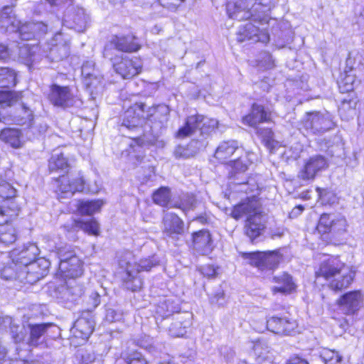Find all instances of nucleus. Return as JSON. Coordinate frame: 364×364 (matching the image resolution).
<instances>
[{
	"instance_id": "nucleus-1",
	"label": "nucleus",
	"mask_w": 364,
	"mask_h": 364,
	"mask_svg": "<svg viewBox=\"0 0 364 364\" xmlns=\"http://www.w3.org/2000/svg\"><path fill=\"white\" fill-rule=\"evenodd\" d=\"M273 6L272 0H229L227 13L237 21L251 19L255 23H267V12Z\"/></svg>"
},
{
	"instance_id": "nucleus-2",
	"label": "nucleus",
	"mask_w": 364,
	"mask_h": 364,
	"mask_svg": "<svg viewBox=\"0 0 364 364\" xmlns=\"http://www.w3.org/2000/svg\"><path fill=\"white\" fill-rule=\"evenodd\" d=\"M245 215L247 218L244 228L245 233L253 241L264 231L267 223L266 215L261 211L257 200L248 199L235 205L231 212V216L236 220Z\"/></svg>"
},
{
	"instance_id": "nucleus-3",
	"label": "nucleus",
	"mask_w": 364,
	"mask_h": 364,
	"mask_svg": "<svg viewBox=\"0 0 364 364\" xmlns=\"http://www.w3.org/2000/svg\"><path fill=\"white\" fill-rule=\"evenodd\" d=\"M159 262L154 255L141 259L139 262H136L132 252L123 253L119 257V266L124 272L122 281L125 288L132 291L139 290L143 282L139 273L141 271H149L153 267L158 265Z\"/></svg>"
},
{
	"instance_id": "nucleus-4",
	"label": "nucleus",
	"mask_w": 364,
	"mask_h": 364,
	"mask_svg": "<svg viewBox=\"0 0 364 364\" xmlns=\"http://www.w3.org/2000/svg\"><path fill=\"white\" fill-rule=\"evenodd\" d=\"M316 277H323L331 289L338 291L349 287L354 274L337 258L329 257L321 262Z\"/></svg>"
},
{
	"instance_id": "nucleus-5",
	"label": "nucleus",
	"mask_w": 364,
	"mask_h": 364,
	"mask_svg": "<svg viewBox=\"0 0 364 364\" xmlns=\"http://www.w3.org/2000/svg\"><path fill=\"white\" fill-rule=\"evenodd\" d=\"M23 96L21 92H9L0 94V106L2 107L4 104L10 107L9 114L0 111V122L4 124L14 123L19 125L31 124L33 120V112L23 103L18 104L17 107H11L21 100Z\"/></svg>"
},
{
	"instance_id": "nucleus-6",
	"label": "nucleus",
	"mask_w": 364,
	"mask_h": 364,
	"mask_svg": "<svg viewBox=\"0 0 364 364\" xmlns=\"http://www.w3.org/2000/svg\"><path fill=\"white\" fill-rule=\"evenodd\" d=\"M19 208L13 200L0 201V251L14 244L17 240L16 229L9 223L18 215Z\"/></svg>"
},
{
	"instance_id": "nucleus-7",
	"label": "nucleus",
	"mask_w": 364,
	"mask_h": 364,
	"mask_svg": "<svg viewBox=\"0 0 364 364\" xmlns=\"http://www.w3.org/2000/svg\"><path fill=\"white\" fill-rule=\"evenodd\" d=\"M215 128H219L215 119H209L203 115H192L187 118L186 124L177 132V136L184 138L191 136L198 129L201 135H208Z\"/></svg>"
},
{
	"instance_id": "nucleus-8",
	"label": "nucleus",
	"mask_w": 364,
	"mask_h": 364,
	"mask_svg": "<svg viewBox=\"0 0 364 364\" xmlns=\"http://www.w3.org/2000/svg\"><path fill=\"white\" fill-rule=\"evenodd\" d=\"M243 259L260 271L272 270L277 267L282 259L279 251L252 252L242 254Z\"/></svg>"
},
{
	"instance_id": "nucleus-9",
	"label": "nucleus",
	"mask_w": 364,
	"mask_h": 364,
	"mask_svg": "<svg viewBox=\"0 0 364 364\" xmlns=\"http://www.w3.org/2000/svg\"><path fill=\"white\" fill-rule=\"evenodd\" d=\"M50 265V261L45 257L30 261L21 266V271L18 274L19 281L31 284L36 283L46 275Z\"/></svg>"
},
{
	"instance_id": "nucleus-10",
	"label": "nucleus",
	"mask_w": 364,
	"mask_h": 364,
	"mask_svg": "<svg viewBox=\"0 0 364 364\" xmlns=\"http://www.w3.org/2000/svg\"><path fill=\"white\" fill-rule=\"evenodd\" d=\"M251 162L247 159L240 157L235 161H231L229 163L230 170L229 171L230 178L232 180L236 186H241L239 191L250 193L257 188V185L250 182V178L245 174L249 165Z\"/></svg>"
},
{
	"instance_id": "nucleus-11",
	"label": "nucleus",
	"mask_w": 364,
	"mask_h": 364,
	"mask_svg": "<svg viewBox=\"0 0 364 364\" xmlns=\"http://www.w3.org/2000/svg\"><path fill=\"white\" fill-rule=\"evenodd\" d=\"M139 48L133 36H114L105 46L103 55L109 60L119 57L118 52H133Z\"/></svg>"
},
{
	"instance_id": "nucleus-12",
	"label": "nucleus",
	"mask_w": 364,
	"mask_h": 364,
	"mask_svg": "<svg viewBox=\"0 0 364 364\" xmlns=\"http://www.w3.org/2000/svg\"><path fill=\"white\" fill-rule=\"evenodd\" d=\"M48 99L54 106L63 109L70 108L81 104L80 100L74 95L68 86H60L56 84L50 87Z\"/></svg>"
},
{
	"instance_id": "nucleus-13",
	"label": "nucleus",
	"mask_w": 364,
	"mask_h": 364,
	"mask_svg": "<svg viewBox=\"0 0 364 364\" xmlns=\"http://www.w3.org/2000/svg\"><path fill=\"white\" fill-rule=\"evenodd\" d=\"M64 250L59 252V268L58 274L63 278H77L82 274V262L74 252L63 253Z\"/></svg>"
},
{
	"instance_id": "nucleus-14",
	"label": "nucleus",
	"mask_w": 364,
	"mask_h": 364,
	"mask_svg": "<svg viewBox=\"0 0 364 364\" xmlns=\"http://www.w3.org/2000/svg\"><path fill=\"white\" fill-rule=\"evenodd\" d=\"M112 61L116 73L124 79L132 78L142 70V62L138 58H129L127 55H122Z\"/></svg>"
},
{
	"instance_id": "nucleus-15",
	"label": "nucleus",
	"mask_w": 364,
	"mask_h": 364,
	"mask_svg": "<svg viewBox=\"0 0 364 364\" xmlns=\"http://www.w3.org/2000/svg\"><path fill=\"white\" fill-rule=\"evenodd\" d=\"M53 23H46L43 21H31L26 22L21 25L18 28V36L23 41H29L45 35L48 30H52L55 26L60 24V20L58 17H55Z\"/></svg>"
},
{
	"instance_id": "nucleus-16",
	"label": "nucleus",
	"mask_w": 364,
	"mask_h": 364,
	"mask_svg": "<svg viewBox=\"0 0 364 364\" xmlns=\"http://www.w3.org/2000/svg\"><path fill=\"white\" fill-rule=\"evenodd\" d=\"M304 128L314 134H322L334 127L329 112H315L308 113L304 123Z\"/></svg>"
},
{
	"instance_id": "nucleus-17",
	"label": "nucleus",
	"mask_w": 364,
	"mask_h": 364,
	"mask_svg": "<svg viewBox=\"0 0 364 364\" xmlns=\"http://www.w3.org/2000/svg\"><path fill=\"white\" fill-rule=\"evenodd\" d=\"M328 166V160L322 155H314L309 158L298 173L299 178L304 181L314 180Z\"/></svg>"
},
{
	"instance_id": "nucleus-18",
	"label": "nucleus",
	"mask_w": 364,
	"mask_h": 364,
	"mask_svg": "<svg viewBox=\"0 0 364 364\" xmlns=\"http://www.w3.org/2000/svg\"><path fill=\"white\" fill-rule=\"evenodd\" d=\"M89 16L82 7H70L64 15L63 23L77 32H83L87 26Z\"/></svg>"
},
{
	"instance_id": "nucleus-19",
	"label": "nucleus",
	"mask_w": 364,
	"mask_h": 364,
	"mask_svg": "<svg viewBox=\"0 0 364 364\" xmlns=\"http://www.w3.org/2000/svg\"><path fill=\"white\" fill-rule=\"evenodd\" d=\"M57 192L60 198H68L75 192H81L84 189L85 182L82 176H60L57 181Z\"/></svg>"
},
{
	"instance_id": "nucleus-20",
	"label": "nucleus",
	"mask_w": 364,
	"mask_h": 364,
	"mask_svg": "<svg viewBox=\"0 0 364 364\" xmlns=\"http://www.w3.org/2000/svg\"><path fill=\"white\" fill-rule=\"evenodd\" d=\"M145 107L146 105L144 104H135L125 111L120 127L122 132H124L125 129L134 130L138 129L142 120L145 118L144 115Z\"/></svg>"
},
{
	"instance_id": "nucleus-21",
	"label": "nucleus",
	"mask_w": 364,
	"mask_h": 364,
	"mask_svg": "<svg viewBox=\"0 0 364 364\" xmlns=\"http://www.w3.org/2000/svg\"><path fill=\"white\" fill-rule=\"evenodd\" d=\"M237 35V41L241 43L247 41H250L252 43H267L269 39L268 33L263 30H260L257 26L253 24L252 21L242 26L239 28Z\"/></svg>"
},
{
	"instance_id": "nucleus-22",
	"label": "nucleus",
	"mask_w": 364,
	"mask_h": 364,
	"mask_svg": "<svg viewBox=\"0 0 364 364\" xmlns=\"http://www.w3.org/2000/svg\"><path fill=\"white\" fill-rule=\"evenodd\" d=\"M162 225L163 232L171 237H175L184 232L183 221L173 213H164Z\"/></svg>"
},
{
	"instance_id": "nucleus-23",
	"label": "nucleus",
	"mask_w": 364,
	"mask_h": 364,
	"mask_svg": "<svg viewBox=\"0 0 364 364\" xmlns=\"http://www.w3.org/2000/svg\"><path fill=\"white\" fill-rule=\"evenodd\" d=\"M362 303L363 296L360 291L348 292L338 300L340 309L345 314H355L360 309Z\"/></svg>"
},
{
	"instance_id": "nucleus-24",
	"label": "nucleus",
	"mask_w": 364,
	"mask_h": 364,
	"mask_svg": "<svg viewBox=\"0 0 364 364\" xmlns=\"http://www.w3.org/2000/svg\"><path fill=\"white\" fill-rule=\"evenodd\" d=\"M297 323L294 320L272 316L267 320V329L277 334L289 335L294 331Z\"/></svg>"
},
{
	"instance_id": "nucleus-25",
	"label": "nucleus",
	"mask_w": 364,
	"mask_h": 364,
	"mask_svg": "<svg viewBox=\"0 0 364 364\" xmlns=\"http://www.w3.org/2000/svg\"><path fill=\"white\" fill-rule=\"evenodd\" d=\"M40 253L39 248L34 243H29L20 249H14L11 252V258L13 262L21 266L28 264L30 261L36 259Z\"/></svg>"
},
{
	"instance_id": "nucleus-26",
	"label": "nucleus",
	"mask_w": 364,
	"mask_h": 364,
	"mask_svg": "<svg viewBox=\"0 0 364 364\" xmlns=\"http://www.w3.org/2000/svg\"><path fill=\"white\" fill-rule=\"evenodd\" d=\"M82 75L83 82L87 88L94 92L102 83V77L100 71L95 68V63L91 60L86 61L82 66Z\"/></svg>"
},
{
	"instance_id": "nucleus-27",
	"label": "nucleus",
	"mask_w": 364,
	"mask_h": 364,
	"mask_svg": "<svg viewBox=\"0 0 364 364\" xmlns=\"http://www.w3.org/2000/svg\"><path fill=\"white\" fill-rule=\"evenodd\" d=\"M193 246L194 250L201 255H207L213 250V241L209 231L201 230L193 233Z\"/></svg>"
},
{
	"instance_id": "nucleus-28",
	"label": "nucleus",
	"mask_w": 364,
	"mask_h": 364,
	"mask_svg": "<svg viewBox=\"0 0 364 364\" xmlns=\"http://www.w3.org/2000/svg\"><path fill=\"white\" fill-rule=\"evenodd\" d=\"M271 119V113L264 109L262 105L254 104L251 112L243 117V122L249 126L256 127L262 122H267Z\"/></svg>"
},
{
	"instance_id": "nucleus-29",
	"label": "nucleus",
	"mask_w": 364,
	"mask_h": 364,
	"mask_svg": "<svg viewBox=\"0 0 364 364\" xmlns=\"http://www.w3.org/2000/svg\"><path fill=\"white\" fill-rule=\"evenodd\" d=\"M273 282L277 284L276 286L272 288L274 294L277 293L288 294L296 289V284L291 276L286 272L274 276L273 277Z\"/></svg>"
},
{
	"instance_id": "nucleus-30",
	"label": "nucleus",
	"mask_w": 364,
	"mask_h": 364,
	"mask_svg": "<svg viewBox=\"0 0 364 364\" xmlns=\"http://www.w3.org/2000/svg\"><path fill=\"white\" fill-rule=\"evenodd\" d=\"M0 26L5 31L18 32L20 22L16 19L11 6H5L0 11Z\"/></svg>"
},
{
	"instance_id": "nucleus-31",
	"label": "nucleus",
	"mask_w": 364,
	"mask_h": 364,
	"mask_svg": "<svg viewBox=\"0 0 364 364\" xmlns=\"http://www.w3.org/2000/svg\"><path fill=\"white\" fill-rule=\"evenodd\" d=\"M94 330L93 321L87 317H80L71 328V333L76 338L87 340Z\"/></svg>"
},
{
	"instance_id": "nucleus-32",
	"label": "nucleus",
	"mask_w": 364,
	"mask_h": 364,
	"mask_svg": "<svg viewBox=\"0 0 364 364\" xmlns=\"http://www.w3.org/2000/svg\"><path fill=\"white\" fill-rule=\"evenodd\" d=\"M239 149L238 142L235 140H227L220 143L215 152V157L222 163L232 156Z\"/></svg>"
},
{
	"instance_id": "nucleus-33",
	"label": "nucleus",
	"mask_w": 364,
	"mask_h": 364,
	"mask_svg": "<svg viewBox=\"0 0 364 364\" xmlns=\"http://www.w3.org/2000/svg\"><path fill=\"white\" fill-rule=\"evenodd\" d=\"M18 49V59L27 65H31L36 60V54L39 51L38 46L25 43H19Z\"/></svg>"
},
{
	"instance_id": "nucleus-34",
	"label": "nucleus",
	"mask_w": 364,
	"mask_h": 364,
	"mask_svg": "<svg viewBox=\"0 0 364 364\" xmlns=\"http://www.w3.org/2000/svg\"><path fill=\"white\" fill-rule=\"evenodd\" d=\"M28 327L30 329L29 344L33 346H38L41 342V338L42 336L45 335L48 336L50 328L58 330L55 326L51 323L29 324Z\"/></svg>"
},
{
	"instance_id": "nucleus-35",
	"label": "nucleus",
	"mask_w": 364,
	"mask_h": 364,
	"mask_svg": "<svg viewBox=\"0 0 364 364\" xmlns=\"http://www.w3.org/2000/svg\"><path fill=\"white\" fill-rule=\"evenodd\" d=\"M190 317L188 314L177 315L174 321L168 328L169 334L173 337H181L186 333V328L190 325Z\"/></svg>"
},
{
	"instance_id": "nucleus-36",
	"label": "nucleus",
	"mask_w": 364,
	"mask_h": 364,
	"mask_svg": "<svg viewBox=\"0 0 364 364\" xmlns=\"http://www.w3.org/2000/svg\"><path fill=\"white\" fill-rule=\"evenodd\" d=\"M178 306L173 300L166 299L163 301H160L156 308V319L160 317L161 320L169 317L173 313L178 311Z\"/></svg>"
},
{
	"instance_id": "nucleus-37",
	"label": "nucleus",
	"mask_w": 364,
	"mask_h": 364,
	"mask_svg": "<svg viewBox=\"0 0 364 364\" xmlns=\"http://www.w3.org/2000/svg\"><path fill=\"white\" fill-rule=\"evenodd\" d=\"M17 72L13 68L0 67V87L11 88L17 84Z\"/></svg>"
},
{
	"instance_id": "nucleus-38",
	"label": "nucleus",
	"mask_w": 364,
	"mask_h": 364,
	"mask_svg": "<svg viewBox=\"0 0 364 364\" xmlns=\"http://www.w3.org/2000/svg\"><path fill=\"white\" fill-rule=\"evenodd\" d=\"M21 132L18 129L6 128L0 132V139L12 147L18 148L21 146Z\"/></svg>"
},
{
	"instance_id": "nucleus-39",
	"label": "nucleus",
	"mask_w": 364,
	"mask_h": 364,
	"mask_svg": "<svg viewBox=\"0 0 364 364\" xmlns=\"http://www.w3.org/2000/svg\"><path fill=\"white\" fill-rule=\"evenodd\" d=\"M71 229L73 231H77L79 230H82L85 232L92 235H98L99 232V224L98 223L94 220L91 219L88 221L83 222L80 220H74L71 225Z\"/></svg>"
},
{
	"instance_id": "nucleus-40",
	"label": "nucleus",
	"mask_w": 364,
	"mask_h": 364,
	"mask_svg": "<svg viewBox=\"0 0 364 364\" xmlns=\"http://www.w3.org/2000/svg\"><path fill=\"white\" fill-rule=\"evenodd\" d=\"M103 205L101 200H82L78 203L77 209L82 215H92L99 211Z\"/></svg>"
},
{
	"instance_id": "nucleus-41",
	"label": "nucleus",
	"mask_w": 364,
	"mask_h": 364,
	"mask_svg": "<svg viewBox=\"0 0 364 364\" xmlns=\"http://www.w3.org/2000/svg\"><path fill=\"white\" fill-rule=\"evenodd\" d=\"M48 166L50 171L64 170L68 167V160L62 153H56L49 160Z\"/></svg>"
},
{
	"instance_id": "nucleus-42",
	"label": "nucleus",
	"mask_w": 364,
	"mask_h": 364,
	"mask_svg": "<svg viewBox=\"0 0 364 364\" xmlns=\"http://www.w3.org/2000/svg\"><path fill=\"white\" fill-rule=\"evenodd\" d=\"M13 266H6L1 271L0 275L3 279L7 281L13 279L19 280L18 274L21 271V266L18 264H16V262H13Z\"/></svg>"
},
{
	"instance_id": "nucleus-43",
	"label": "nucleus",
	"mask_w": 364,
	"mask_h": 364,
	"mask_svg": "<svg viewBox=\"0 0 364 364\" xmlns=\"http://www.w3.org/2000/svg\"><path fill=\"white\" fill-rule=\"evenodd\" d=\"M171 199L170 191L168 188L162 187L153 194V200L155 203L166 206Z\"/></svg>"
},
{
	"instance_id": "nucleus-44",
	"label": "nucleus",
	"mask_w": 364,
	"mask_h": 364,
	"mask_svg": "<svg viewBox=\"0 0 364 364\" xmlns=\"http://www.w3.org/2000/svg\"><path fill=\"white\" fill-rule=\"evenodd\" d=\"M320 357L325 364H341V356L338 352L329 349H323L320 353Z\"/></svg>"
},
{
	"instance_id": "nucleus-45",
	"label": "nucleus",
	"mask_w": 364,
	"mask_h": 364,
	"mask_svg": "<svg viewBox=\"0 0 364 364\" xmlns=\"http://www.w3.org/2000/svg\"><path fill=\"white\" fill-rule=\"evenodd\" d=\"M119 364H146V360L138 352L132 353L118 360Z\"/></svg>"
},
{
	"instance_id": "nucleus-46",
	"label": "nucleus",
	"mask_w": 364,
	"mask_h": 364,
	"mask_svg": "<svg viewBox=\"0 0 364 364\" xmlns=\"http://www.w3.org/2000/svg\"><path fill=\"white\" fill-rule=\"evenodd\" d=\"M16 190L7 181L0 178V197L10 199L16 196Z\"/></svg>"
},
{
	"instance_id": "nucleus-47",
	"label": "nucleus",
	"mask_w": 364,
	"mask_h": 364,
	"mask_svg": "<svg viewBox=\"0 0 364 364\" xmlns=\"http://www.w3.org/2000/svg\"><path fill=\"white\" fill-rule=\"evenodd\" d=\"M333 218H331L328 214H323L321 215L319 222L318 224V230L320 232H328L332 231V224Z\"/></svg>"
},
{
	"instance_id": "nucleus-48",
	"label": "nucleus",
	"mask_w": 364,
	"mask_h": 364,
	"mask_svg": "<svg viewBox=\"0 0 364 364\" xmlns=\"http://www.w3.org/2000/svg\"><path fill=\"white\" fill-rule=\"evenodd\" d=\"M50 54L54 60H60L68 55V46L66 45H63L60 47L56 46L50 49Z\"/></svg>"
},
{
	"instance_id": "nucleus-49",
	"label": "nucleus",
	"mask_w": 364,
	"mask_h": 364,
	"mask_svg": "<svg viewBox=\"0 0 364 364\" xmlns=\"http://www.w3.org/2000/svg\"><path fill=\"white\" fill-rule=\"evenodd\" d=\"M11 333L15 343H20L24 340L26 336V331L23 327L11 323Z\"/></svg>"
},
{
	"instance_id": "nucleus-50",
	"label": "nucleus",
	"mask_w": 364,
	"mask_h": 364,
	"mask_svg": "<svg viewBox=\"0 0 364 364\" xmlns=\"http://www.w3.org/2000/svg\"><path fill=\"white\" fill-rule=\"evenodd\" d=\"M257 134L263 139L265 144L268 147L273 145V132L269 128H261L256 127Z\"/></svg>"
},
{
	"instance_id": "nucleus-51",
	"label": "nucleus",
	"mask_w": 364,
	"mask_h": 364,
	"mask_svg": "<svg viewBox=\"0 0 364 364\" xmlns=\"http://www.w3.org/2000/svg\"><path fill=\"white\" fill-rule=\"evenodd\" d=\"M63 289L66 291L67 293L70 294V301H75L77 297H80L82 294V288L81 286L75 284L70 283L69 285H63Z\"/></svg>"
},
{
	"instance_id": "nucleus-52",
	"label": "nucleus",
	"mask_w": 364,
	"mask_h": 364,
	"mask_svg": "<svg viewBox=\"0 0 364 364\" xmlns=\"http://www.w3.org/2000/svg\"><path fill=\"white\" fill-rule=\"evenodd\" d=\"M316 191L322 200V203L326 204H333L336 202L337 198L333 193L320 188H317Z\"/></svg>"
},
{
	"instance_id": "nucleus-53",
	"label": "nucleus",
	"mask_w": 364,
	"mask_h": 364,
	"mask_svg": "<svg viewBox=\"0 0 364 364\" xmlns=\"http://www.w3.org/2000/svg\"><path fill=\"white\" fill-rule=\"evenodd\" d=\"M197 203V200L193 196H186L181 201L178 208L183 211L186 212L189 210L193 209Z\"/></svg>"
},
{
	"instance_id": "nucleus-54",
	"label": "nucleus",
	"mask_w": 364,
	"mask_h": 364,
	"mask_svg": "<svg viewBox=\"0 0 364 364\" xmlns=\"http://www.w3.org/2000/svg\"><path fill=\"white\" fill-rule=\"evenodd\" d=\"M347 222L343 216L339 215L333 218L332 224V231L334 232H344L346 230Z\"/></svg>"
},
{
	"instance_id": "nucleus-55",
	"label": "nucleus",
	"mask_w": 364,
	"mask_h": 364,
	"mask_svg": "<svg viewBox=\"0 0 364 364\" xmlns=\"http://www.w3.org/2000/svg\"><path fill=\"white\" fill-rule=\"evenodd\" d=\"M174 156L176 159H188L193 155L188 146L178 145L173 151Z\"/></svg>"
},
{
	"instance_id": "nucleus-56",
	"label": "nucleus",
	"mask_w": 364,
	"mask_h": 364,
	"mask_svg": "<svg viewBox=\"0 0 364 364\" xmlns=\"http://www.w3.org/2000/svg\"><path fill=\"white\" fill-rule=\"evenodd\" d=\"M170 110L168 106L166 105H159L157 107V110L156 114H161V117L160 122L161 124L166 123L168 119V114H169Z\"/></svg>"
},
{
	"instance_id": "nucleus-57",
	"label": "nucleus",
	"mask_w": 364,
	"mask_h": 364,
	"mask_svg": "<svg viewBox=\"0 0 364 364\" xmlns=\"http://www.w3.org/2000/svg\"><path fill=\"white\" fill-rule=\"evenodd\" d=\"M11 57L16 58V55H14L13 50L8 48L5 45L0 44V60H6Z\"/></svg>"
},
{
	"instance_id": "nucleus-58",
	"label": "nucleus",
	"mask_w": 364,
	"mask_h": 364,
	"mask_svg": "<svg viewBox=\"0 0 364 364\" xmlns=\"http://www.w3.org/2000/svg\"><path fill=\"white\" fill-rule=\"evenodd\" d=\"M89 305H90V309H95L100 304V295L97 291H93L89 296V299L87 301Z\"/></svg>"
},
{
	"instance_id": "nucleus-59",
	"label": "nucleus",
	"mask_w": 364,
	"mask_h": 364,
	"mask_svg": "<svg viewBox=\"0 0 364 364\" xmlns=\"http://www.w3.org/2000/svg\"><path fill=\"white\" fill-rule=\"evenodd\" d=\"M82 364H90L92 363L96 356L94 352L91 350H85L81 354Z\"/></svg>"
},
{
	"instance_id": "nucleus-60",
	"label": "nucleus",
	"mask_w": 364,
	"mask_h": 364,
	"mask_svg": "<svg viewBox=\"0 0 364 364\" xmlns=\"http://www.w3.org/2000/svg\"><path fill=\"white\" fill-rule=\"evenodd\" d=\"M200 271L202 274L208 278H213L216 275V270L213 265L207 264L200 267Z\"/></svg>"
},
{
	"instance_id": "nucleus-61",
	"label": "nucleus",
	"mask_w": 364,
	"mask_h": 364,
	"mask_svg": "<svg viewBox=\"0 0 364 364\" xmlns=\"http://www.w3.org/2000/svg\"><path fill=\"white\" fill-rule=\"evenodd\" d=\"M46 239L48 240V245H47L46 248L50 252H56L58 257H59V252L60 251V250H64L63 253L64 254L66 253L67 257H69L68 252H73V251L67 249L65 247H58L55 245L52 244V241L50 240L48 238H46Z\"/></svg>"
},
{
	"instance_id": "nucleus-62",
	"label": "nucleus",
	"mask_w": 364,
	"mask_h": 364,
	"mask_svg": "<svg viewBox=\"0 0 364 364\" xmlns=\"http://www.w3.org/2000/svg\"><path fill=\"white\" fill-rule=\"evenodd\" d=\"M160 4L168 9H173L179 6L181 0H159Z\"/></svg>"
},
{
	"instance_id": "nucleus-63",
	"label": "nucleus",
	"mask_w": 364,
	"mask_h": 364,
	"mask_svg": "<svg viewBox=\"0 0 364 364\" xmlns=\"http://www.w3.org/2000/svg\"><path fill=\"white\" fill-rule=\"evenodd\" d=\"M285 229L283 227H278L270 230V235L272 239L281 237L284 234Z\"/></svg>"
},
{
	"instance_id": "nucleus-64",
	"label": "nucleus",
	"mask_w": 364,
	"mask_h": 364,
	"mask_svg": "<svg viewBox=\"0 0 364 364\" xmlns=\"http://www.w3.org/2000/svg\"><path fill=\"white\" fill-rule=\"evenodd\" d=\"M286 364H309L308 361L299 356H293L287 360Z\"/></svg>"
}]
</instances>
